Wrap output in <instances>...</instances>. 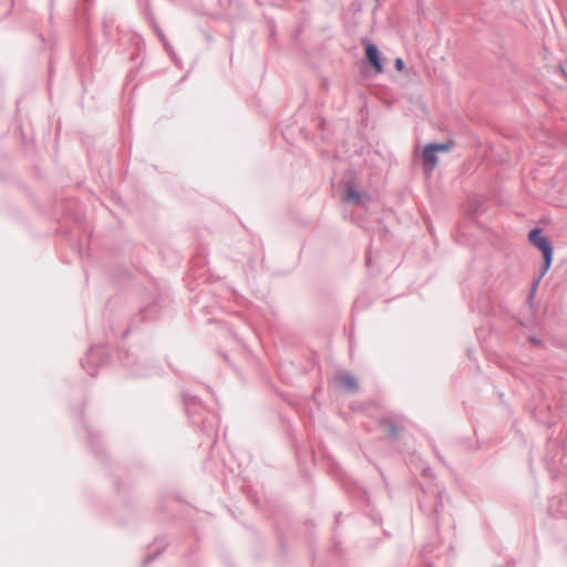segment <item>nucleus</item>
Instances as JSON below:
<instances>
[{
    "label": "nucleus",
    "mask_w": 567,
    "mask_h": 567,
    "mask_svg": "<svg viewBox=\"0 0 567 567\" xmlns=\"http://www.w3.org/2000/svg\"><path fill=\"white\" fill-rule=\"evenodd\" d=\"M435 148L427 144L422 153V159L425 171L431 172L437 164L439 158L436 156Z\"/></svg>",
    "instance_id": "7ed1b4c3"
},
{
    "label": "nucleus",
    "mask_w": 567,
    "mask_h": 567,
    "mask_svg": "<svg viewBox=\"0 0 567 567\" xmlns=\"http://www.w3.org/2000/svg\"><path fill=\"white\" fill-rule=\"evenodd\" d=\"M530 243L537 247L544 255V267L542 276L549 269L553 261V247L549 240L542 235L540 229L535 228L529 233L528 236Z\"/></svg>",
    "instance_id": "f257e3e1"
},
{
    "label": "nucleus",
    "mask_w": 567,
    "mask_h": 567,
    "mask_svg": "<svg viewBox=\"0 0 567 567\" xmlns=\"http://www.w3.org/2000/svg\"><path fill=\"white\" fill-rule=\"evenodd\" d=\"M403 66H404V62H403V60H402V59H400V58H398V59L395 60V68H396V70L402 71V70H403Z\"/></svg>",
    "instance_id": "1a4fd4ad"
},
{
    "label": "nucleus",
    "mask_w": 567,
    "mask_h": 567,
    "mask_svg": "<svg viewBox=\"0 0 567 567\" xmlns=\"http://www.w3.org/2000/svg\"><path fill=\"white\" fill-rule=\"evenodd\" d=\"M101 351L102 350L100 348H92V349H90L86 362L87 363L93 362L95 360V358L100 354Z\"/></svg>",
    "instance_id": "0eeeda50"
},
{
    "label": "nucleus",
    "mask_w": 567,
    "mask_h": 567,
    "mask_svg": "<svg viewBox=\"0 0 567 567\" xmlns=\"http://www.w3.org/2000/svg\"><path fill=\"white\" fill-rule=\"evenodd\" d=\"M344 199L347 202H351L357 205L363 206L365 204L367 197L363 194L355 190L352 186H348Z\"/></svg>",
    "instance_id": "39448f33"
},
{
    "label": "nucleus",
    "mask_w": 567,
    "mask_h": 567,
    "mask_svg": "<svg viewBox=\"0 0 567 567\" xmlns=\"http://www.w3.org/2000/svg\"><path fill=\"white\" fill-rule=\"evenodd\" d=\"M385 426L388 429V432L391 436L396 435V427L392 423H385Z\"/></svg>",
    "instance_id": "6e6552de"
},
{
    "label": "nucleus",
    "mask_w": 567,
    "mask_h": 567,
    "mask_svg": "<svg viewBox=\"0 0 567 567\" xmlns=\"http://www.w3.org/2000/svg\"><path fill=\"white\" fill-rule=\"evenodd\" d=\"M432 147L435 148V152H449L451 150V144L447 143H436V144H430Z\"/></svg>",
    "instance_id": "423d86ee"
},
{
    "label": "nucleus",
    "mask_w": 567,
    "mask_h": 567,
    "mask_svg": "<svg viewBox=\"0 0 567 567\" xmlns=\"http://www.w3.org/2000/svg\"><path fill=\"white\" fill-rule=\"evenodd\" d=\"M333 383L342 391L355 392L358 390V382L348 372H339L333 377Z\"/></svg>",
    "instance_id": "f03ea898"
},
{
    "label": "nucleus",
    "mask_w": 567,
    "mask_h": 567,
    "mask_svg": "<svg viewBox=\"0 0 567 567\" xmlns=\"http://www.w3.org/2000/svg\"><path fill=\"white\" fill-rule=\"evenodd\" d=\"M365 53H367V58H368L369 62L373 65L375 71L382 72L383 69H382L380 53H379L378 48L374 44L369 43L367 45Z\"/></svg>",
    "instance_id": "20e7f679"
}]
</instances>
